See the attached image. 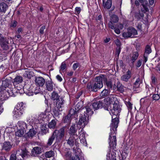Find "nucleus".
Segmentation results:
<instances>
[{"mask_svg":"<svg viewBox=\"0 0 160 160\" xmlns=\"http://www.w3.org/2000/svg\"><path fill=\"white\" fill-rule=\"evenodd\" d=\"M95 82H89L87 87L90 91L97 92L98 90L102 88L103 86L102 81L106 82V84L108 88L110 90L112 88V84L111 81H107V78L105 75L101 74L95 78Z\"/></svg>","mask_w":160,"mask_h":160,"instance_id":"1","label":"nucleus"},{"mask_svg":"<svg viewBox=\"0 0 160 160\" xmlns=\"http://www.w3.org/2000/svg\"><path fill=\"white\" fill-rule=\"evenodd\" d=\"M119 122V119L117 117H115L112 119V123L111 125V132L109 138L110 141L109 144L110 148H112L113 149H114L116 147L117 140L116 137V132L117 131V128L118 126Z\"/></svg>","mask_w":160,"mask_h":160,"instance_id":"2","label":"nucleus"},{"mask_svg":"<svg viewBox=\"0 0 160 160\" xmlns=\"http://www.w3.org/2000/svg\"><path fill=\"white\" fill-rule=\"evenodd\" d=\"M9 81L7 79H5L2 81V85L0 87V92L2 95L1 98L2 101L7 99L9 96H14L13 90L8 88L9 85Z\"/></svg>","mask_w":160,"mask_h":160,"instance_id":"3","label":"nucleus"},{"mask_svg":"<svg viewBox=\"0 0 160 160\" xmlns=\"http://www.w3.org/2000/svg\"><path fill=\"white\" fill-rule=\"evenodd\" d=\"M27 127V124L24 122L21 123V137H22L25 139H27V136L28 137H32L36 133V132L34 128L30 129L29 131L26 133V128Z\"/></svg>","mask_w":160,"mask_h":160,"instance_id":"4","label":"nucleus"},{"mask_svg":"<svg viewBox=\"0 0 160 160\" xmlns=\"http://www.w3.org/2000/svg\"><path fill=\"white\" fill-rule=\"evenodd\" d=\"M109 109L112 114L116 116L118 115L121 109L117 100L115 101L113 104L110 105Z\"/></svg>","mask_w":160,"mask_h":160,"instance_id":"5","label":"nucleus"},{"mask_svg":"<svg viewBox=\"0 0 160 160\" xmlns=\"http://www.w3.org/2000/svg\"><path fill=\"white\" fill-rule=\"evenodd\" d=\"M138 34L137 31L134 28L130 27L127 30V31L123 32L122 36L125 38L133 37V36Z\"/></svg>","mask_w":160,"mask_h":160,"instance_id":"6","label":"nucleus"},{"mask_svg":"<svg viewBox=\"0 0 160 160\" xmlns=\"http://www.w3.org/2000/svg\"><path fill=\"white\" fill-rule=\"evenodd\" d=\"M14 86V89L13 90V92L15 93H20V76H18L14 79L13 82Z\"/></svg>","mask_w":160,"mask_h":160,"instance_id":"7","label":"nucleus"},{"mask_svg":"<svg viewBox=\"0 0 160 160\" xmlns=\"http://www.w3.org/2000/svg\"><path fill=\"white\" fill-rule=\"evenodd\" d=\"M66 129L67 127L65 126L62 127L58 130H55L57 131V135L56 137L57 140L59 141L61 140L64 137Z\"/></svg>","mask_w":160,"mask_h":160,"instance_id":"8","label":"nucleus"},{"mask_svg":"<svg viewBox=\"0 0 160 160\" xmlns=\"http://www.w3.org/2000/svg\"><path fill=\"white\" fill-rule=\"evenodd\" d=\"M78 137L69 136V138L66 140L67 143L71 147H72L74 145H77L78 141Z\"/></svg>","mask_w":160,"mask_h":160,"instance_id":"9","label":"nucleus"},{"mask_svg":"<svg viewBox=\"0 0 160 160\" xmlns=\"http://www.w3.org/2000/svg\"><path fill=\"white\" fill-rule=\"evenodd\" d=\"M80 116V118L78 123V125L82 126V127L84 128L85 126L87 124L88 121L87 120V118L88 116L84 114L83 115H81Z\"/></svg>","mask_w":160,"mask_h":160,"instance_id":"10","label":"nucleus"},{"mask_svg":"<svg viewBox=\"0 0 160 160\" xmlns=\"http://www.w3.org/2000/svg\"><path fill=\"white\" fill-rule=\"evenodd\" d=\"M110 21L108 22V26L110 28H114V25H116L114 23L117 22L119 20L118 17L115 14H112L111 16Z\"/></svg>","mask_w":160,"mask_h":160,"instance_id":"11","label":"nucleus"},{"mask_svg":"<svg viewBox=\"0 0 160 160\" xmlns=\"http://www.w3.org/2000/svg\"><path fill=\"white\" fill-rule=\"evenodd\" d=\"M13 117L14 119H19L20 118V103H18L13 112Z\"/></svg>","mask_w":160,"mask_h":160,"instance_id":"12","label":"nucleus"},{"mask_svg":"<svg viewBox=\"0 0 160 160\" xmlns=\"http://www.w3.org/2000/svg\"><path fill=\"white\" fill-rule=\"evenodd\" d=\"M117 100V98L115 96H110L104 99V102L105 103L108 105H110L111 103L115 102Z\"/></svg>","mask_w":160,"mask_h":160,"instance_id":"13","label":"nucleus"},{"mask_svg":"<svg viewBox=\"0 0 160 160\" xmlns=\"http://www.w3.org/2000/svg\"><path fill=\"white\" fill-rule=\"evenodd\" d=\"M132 76V72L129 70L127 71L126 73L123 74L121 77V80L122 81L128 82L129 80L131 78Z\"/></svg>","mask_w":160,"mask_h":160,"instance_id":"14","label":"nucleus"},{"mask_svg":"<svg viewBox=\"0 0 160 160\" xmlns=\"http://www.w3.org/2000/svg\"><path fill=\"white\" fill-rule=\"evenodd\" d=\"M102 102L101 101L95 102L91 104V107H92L94 110H97L102 107Z\"/></svg>","mask_w":160,"mask_h":160,"instance_id":"15","label":"nucleus"},{"mask_svg":"<svg viewBox=\"0 0 160 160\" xmlns=\"http://www.w3.org/2000/svg\"><path fill=\"white\" fill-rule=\"evenodd\" d=\"M68 133L69 136H72L76 137H78V135L76 133L77 132V129L76 128L75 124H73L70 127Z\"/></svg>","mask_w":160,"mask_h":160,"instance_id":"16","label":"nucleus"},{"mask_svg":"<svg viewBox=\"0 0 160 160\" xmlns=\"http://www.w3.org/2000/svg\"><path fill=\"white\" fill-rule=\"evenodd\" d=\"M65 100H64L62 97H61L59 98L54 102L56 103V106L57 107V108L60 109V108H62L64 106V104L65 103Z\"/></svg>","mask_w":160,"mask_h":160,"instance_id":"17","label":"nucleus"},{"mask_svg":"<svg viewBox=\"0 0 160 160\" xmlns=\"http://www.w3.org/2000/svg\"><path fill=\"white\" fill-rule=\"evenodd\" d=\"M35 82L37 85L42 87L45 83V79L41 77L36 78Z\"/></svg>","mask_w":160,"mask_h":160,"instance_id":"18","label":"nucleus"},{"mask_svg":"<svg viewBox=\"0 0 160 160\" xmlns=\"http://www.w3.org/2000/svg\"><path fill=\"white\" fill-rule=\"evenodd\" d=\"M42 150L41 148L36 147H34L31 151V155L33 156H36L38 154L41 153Z\"/></svg>","mask_w":160,"mask_h":160,"instance_id":"19","label":"nucleus"},{"mask_svg":"<svg viewBox=\"0 0 160 160\" xmlns=\"http://www.w3.org/2000/svg\"><path fill=\"white\" fill-rule=\"evenodd\" d=\"M0 44L2 48L4 50H7L8 48V41L4 39H0Z\"/></svg>","mask_w":160,"mask_h":160,"instance_id":"20","label":"nucleus"},{"mask_svg":"<svg viewBox=\"0 0 160 160\" xmlns=\"http://www.w3.org/2000/svg\"><path fill=\"white\" fill-rule=\"evenodd\" d=\"M46 89L49 91L51 92L53 90V82L51 80L47 81L45 83Z\"/></svg>","mask_w":160,"mask_h":160,"instance_id":"21","label":"nucleus"},{"mask_svg":"<svg viewBox=\"0 0 160 160\" xmlns=\"http://www.w3.org/2000/svg\"><path fill=\"white\" fill-rule=\"evenodd\" d=\"M92 107H91L90 104H88V105L85 107L86 112V113L85 111H84V112L86 113V115L88 116L91 115L93 113V111L92 110Z\"/></svg>","mask_w":160,"mask_h":160,"instance_id":"22","label":"nucleus"},{"mask_svg":"<svg viewBox=\"0 0 160 160\" xmlns=\"http://www.w3.org/2000/svg\"><path fill=\"white\" fill-rule=\"evenodd\" d=\"M57 135V131H55L53 133L51 136L50 137L47 143V144L48 146H51L56 136Z\"/></svg>","mask_w":160,"mask_h":160,"instance_id":"23","label":"nucleus"},{"mask_svg":"<svg viewBox=\"0 0 160 160\" xmlns=\"http://www.w3.org/2000/svg\"><path fill=\"white\" fill-rule=\"evenodd\" d=\"M8 8V6L6 3L2 2L0 3V12L5 13Z\"/></svg>","mask_w":160,"mask_h":160,"instance_id":"24","label":"nucleus"},{"mask_svg":"<svg viewBox=\"0 0 160 160\" xmlns=\"http://www.w3.org/2000/svg\"><path fill=\"white\" fill-rule=\"evenodd\" d=\"M139 56V54L138 52H134L132 56L130 57V59L131 63L133 64L136 60L137 59Z\"/></svg>","mask_w":160,"mask_h":160,"instance_id":"25","label":"nucleus"},{"mask_svg":"<svg viewBox=\"0 0 160 160\" xmlns=\"http://www.w3.org/2000/svg\"><path fill=\"white\" fill-rule=\"evenodd\" d=\"M12 147L9 142H6L3 143L2 148L6 151H9Z\"/></svg>","mask_w":160,"mask_h":160,"instance_id":"26","label":"nucleus"},{"mask_svg":"<svg viewBox=\"0 0 160 160\" xmlns=\"http://www.w3.org/2000/svg\"><path fill=\"white\" fill-rule=\"evenodd\" d=\"M65 158L67 160H71L72 157V152L69 149H67L65 152Z\"/></svg>","mask_w":160,"mask_h":160,"instance_id":"27","label":"nucleus"},{"mask_svg":"<svg viewBox=\"0 0 160 160\" xmlns=\"http://www.w3.org/2000/svg\"><path fill=\"white\" fill-rule=\"evenodd\" d=\"M51 95L50 98L51 99L54 101V102L56 101L58 99H59V98L60 97V96L59 95L58 93L55 91L51 93Z\"/></svg>","mask_w":160,"mask_h":160,"instance_id":"28","label":"nucleus"},{"mask_svg":"<svg viewBox=\"0 0 160 160\" xmlns=\"http://www.w3.org/2000/svg\"><path fill=\"white\" fill-rule=\"evenodd\" d=\"M140 102L145 103L147 105H150L151 103V98L148 96L145 97L141 99Z\"/></svg>","mask_w":160,"mask_h":160,"instance_id":"29","label":"nucleus"},{"mask_svg":"<svg viewBox=\"0 0 160 160\" xmlns=\"http://www.w3.org/2000/svg\"><path fill=\"white\" fill-rule=\"evenodd\" d=\"M110 93L109 91L106 89H104L101 92L100 94V96L102 98H103L108 96Z\"/></svg>","mask_w":160,"mask_h":160,"instance_id":"30","label":"nucleus"},{"mask_svg":"<svg viewBox=\"0 0 160 160\" xmlns=\"http://www.w3.org/2000/svg\"><path fill=\"white\" fill-rule=\"evenodd\" d=\"M112 5V0H107L105 3H103V6L104 8L107 9H110Z\"/></svg>","mask_w":160,"mask_h":160,"instance_id":"31","label":"nucleus"},{"mask_svg":"<svg viewBox=\"0 0 160 160\" xmlns=\"http://www.w3.org/2000/svg\"><path fill=\"white\" fill-rule=\"evenodd\" d=\"M107 160H116V156L111 153L110 150L107 154Z\"/></svg>","mask_w":160,"mask_h":160,"instance_id":"32","label":"nucleus"},{"mask_svg":"<svg viewBox=\"0 0 160 160\" xmlns=\"http://www.w3.org/2000/svg\"><path fill=\"white\" fill-rule=\"evenodd\" d=\"M32 72L27 70L25 71L23 73V76L28 79H30L32 76Z\"/></svg>","mask_w":160,"mask_h":160,"instance_id":"33","label":"nucleus"},{"mask_svg":"<svg viewBox=\"0 0 160 160\" xmlns=\"http://www.w3.org/2000/svg\"><path fill=\"white\" fill-rule=\"evenodd\" d=\"M22 153L21 154V156L22 158L24 159L25 158H27L28 155V152L26 148L22 149Z\"/></svg>","mask_w":160,"mask_h":160,"instance_id":"34","label":"nucleus"},{"mask_svg":"<svg viewBox=\"0 0 160 160\" xmlns=\"http://www.w3.org/2000/svg\"><path fill=\"white\" fill-rule=\"evenodd\" d=\"M78 113V111L75 109L74 110V109L72 108L70 110L69 113L68 115H70V117L74 116V117L76 118V116H77V114Z\"/></svg>","mask_w":160,"mask_h":160,"instance_id":"35","label":"nucleus"},{"mask_svg":"<svg viewBox=\"0 0 160 160\" xmlns=\"http://www.w3.org/2000/svg\"><path fill=\"white\" fill-rule=\"evenodd\" d=\"M48 132V129L46 127V126H42L41 127V134L42 135H44L46 134Z\"/></svg>","mask_w":160,"mask_h":160,"instance_id":"36","label":"nucleus"},{"mask_svg":"<svg viewBox=\"0 0 160 160\" xmlns=\"http://www.w3.org/2000/svg\"><path fill=\"white\" fill-rule=\"evenodd\" d=\"M56 124V121L55 120H52L49 123L48 127L50 128L54 129L55 128Z\"/></svg>","mask_w":160,"mask_h":160,"instance_id":"37","label":"nucleus"},{"mask_svg":"<svg viewBox=\"0 0 160 160\" xmlns=\"http://www.w3.org/2000/svg\"><path fill=\"white\" fill-rule=\"evenodd\" d=\"M140 79L139 78H138L135 82L134 83V86L133 87V90H135V88H138L139 87V85H140Z\"/></svg>","mask_w":160,"mask_h":160,"instance_id":"38","label":"nucleus"},{"mask_svg":"<svg viewBox=\"0 0 160 160\" xmlns=\"http://www.w3.org/2000/svg\"><path fill=\"white\" fill-rule=\"evenodd\" d=\"M15 140L17 143L18 144L19 142V138L20 137V130L18 129L15 132Z\"/></svg>","mask_w":160,"mask_h":160,"instance_id":"39","label":"nucleus"},{"mask_svg":"<svg viewBox=\"0 0 160 160\" xmlns=\"http://www.w3.org/2000/svg\"><path fill=\"white\" fill-rule=\"evenodd\" d=\"M82 102H78L75 106V109L78 111L79 112V111L81 110V108L82 107Z\"/></svg>","mask_w":160,"mask_h":160,"instance_id":"40","label":"nucleus"},{"mask_svg":"<svg viewBox=\"0 0 160 160\" xmlns=\"http://www.w3.org/2000/svg\"><path fill=\"white\" fill-rule=\"evenodd\" d=\"M151 52L152 50L150 46L148 45H146L145 48L144 54L148 55L151 53Z\"/></svg>","mask_w":160,"mask_h":160,"instance_id":"41","label":"nucleus"},{"mask_svg":"<svg viewBox=\"0 0 160 160\" xmlns=\"http://www.w3.org/2000/svg\"><path fill=\"white\" fill-rule=\"evenodd\" d=\"M71 119L70 115H68L67 116H66L64 119V122L68 124H69L70 123Z\"/></svg>","mask_w":160,"mask_h":160,"instance_id":"42","label":"nucleus"},{"mask_svg":"<svg viewBox=\"0 0 160 160\" xmlns=\"http://www.w3.org/2000/svg\"><path fill=\"white\" fill-rule=\"evenodd\" d=\"M54 153L52 151H50L46 152L45 153V155L46 158H49L53 156Z\"/></svg>","mask_w":160,"mask_h":160,"instance_id":"43","label":"nucleus"},{"mask_svg":"<svg viewBox=\"0 0 160 160\" xmlns=\"http://www.w3.org/2000/svg\"><path fill=\"white\" fill-rule=\"evenodd\" d=\"M17 21L13 20L11 22L9 23V27L12 29L15 28L17 25Z\"/></svg>","mask_w":160,"mask_h":160,"instance_id":"44","label":"nucleus"},{"mask_svg":"<svg viewBox=\"0 0 160 160\" xmlns=\"http://www.w3.org/2000/svg\"><path fill=\"white\" fill-rule=\"evenodd\" d=\"M117 90L121 92H122L124 91L123 86L120 84H118L117 86Z\"/></svg>","mask_w":160,"mask_h":160,"instance_id":"45","label":"nucleus"},{"mask_svg":"<svg viewBox=\"0 0 160 160\" xmlns=\"http://www.w3.org/2000/svg\"><path fill=\"white\" fill-rule=\"evenodd\" d=\"M67 68V64L65 62H63L61 63L60 67V71H63Z\"/></svg>","mask_w":160,"mask_h":160,"instance_id":"46","label":"nucleus"},{"mask_svg":"<svg viewBox=\"0 0 160 160\" xmlns=\"http://www.w3.org/2000/svg\"><path fill=\"white\" fill-rule=\"evenodd\" d=\"M21 106V111L24 112L26 110L27 108V105L25 103L22 102Z\"/></svg>","mask_w":160,"mask_h":160,"instance_id":"47","label":"nucleus"},{"mask_svg":"<svg viewBox=\"0 0 160 160\" xmlns=\"http://www.w3.org/2000/svg\"><path fill=\"white\" fill-rule=\"evenodd\" d=\"M18 153L17 151L16 153L12 154L10 156V160H17L16 154Z\"/></svg>","mask_w":160,"mask_h":160,"instance_id":"48","label":"nucleus"},{"mask_svg":"<svg viewBox=\"0 0 160 160\" xmlns=\"http://www.w3.org/2000/svg\"><path fill=\"white\" fill-rule=\"evenodd\" d=\"M74 153L76 154L74 157L72 158L71 160H80L79 157L78 156V154L76 152V150L75 151Z\"/></svg>","mask_w":160,"mask_h":160,"instance_id":"49","label":"nucleus"},{"mask_svg":"<svg viewBox=\"0 0 160 160\" xmlns=\"http://www.w3.org/2000/svg\"><path fill=\"white\" fill-rule=\"evenodd\" d=\"M114 28H111L114 30L115 32L117 34H119L120 33V31L119 28H117L116 25H114Z\"/></svg>","mask_w":160,"mask_h":160,"instance_id":"50","label":"nucleus"},{"mask_svg":"<svg viewBox=\"0 0 160 160\" xmlns=\"http://www.w3.org/2000/svg\"><path fill=\"white\" fill-rule=\"evenodd\" d=\"M153 100H158L160 98V96L158 94H153L152 97Z\"/></svg>","mask_w":160,"mask_h":160,"instance_id":"51","label":"nucleus"},{"mask_svg":"<svg viewBox=\"0 0 160 160\" xmlns=\"http://www.w3.org/2000/svg\"><path fill=\"white\" fill-rule=\"evenodd\" d=\"M142 59H141L138 60L136 63V67L137 68H139L141 66L142 64Z\"/></svg>","mask_w":160,"mask_h":160,"instance_id":"52","label":"nucleus"},{"mask_svg":"<svg viewBox=\"0 0 160 160\" xmlns=\"http://www.w3.org/2000/svg\"><path fill=\"white\" fill-rule=\"evenodd\" d=\"M126 104L129 110H131L132 109V104L130 102H128L126 103Z\"/></svg>","mask_w":160,"mask_h":160,"instance_id":"53","label":"nucleus"},{"mask_svg":"<svg viewBox=\"0 0 160 160\" xmlns=\"http://www.w3.org/2000/svg\"><path fill=\"white\" fill-rule=\"evenodd\" d=\"M121 48L120 47H117L116 48V55L117 56L118 58L121 52Z\"/></svg>","mask_w":160,"mask_h":160,"instance_id":"54","label":"nucleus"},{"mask_svg":"<svg viewBox=\"0 0 160 160\" xmlns=\"http://www.w3.org/2000/svg\"><path fill=\"white\" fill-rule=\"evenodd\" d=\"M146 3V5L144 4V3H143L142 4V5L144 9V10H143V11H144L145 12H147L149 10H148V8L147 6V3Z\"/></svg>","mask_w":160,"mask_h":160,"instance_id":"55","label":"nucleus"},{"mask_svg":"<svg viewBox=\"0 0 160 160\" xmlns=\"http://www.w3.org/2000/svg\"><path fill=\"white\" fill-rule=\"evenodd\" d=\"M117 66H118V65L119 64L120 67H122L123 66V62L122 60H119L117 62Z\"/></svg>","mask_w":160,"mask_h":160,"instance_id":"56","label":"nucleus"},{"mask_svg":"<svg viewBox=\"0 0 160 160\" xmlns=\"http://www.w3.org/2000/svg\"><path fill=\"white\" fill-rule=\"evenodd\" d=\"M115 42L118 47H120L121 44L119 40L117 39L115 41Z\"/></svg>","mask_w":160,"mask_h":160,"instance_id":"57","label":"nucleus"},{"mask_svg":"<svg viewBox=\"0 0 160 160\" xmlns=\"http://www.w3.org/2000/svg\"><path fill=\"white\" fill-rule=\"evenodd\" d=\"M46 27L45 26H43L40 28L39 30V32L40 34H43V31L45 29Z\"/></svg>","mask_w":160,"mask_h":160,"instance_id":"58","label":"nucleus"},{"mask_svg":"<svg viewBox=\"0 0 160 160\" xmlns=\"http://www.w3.org/2000/svg\"><path fill=\"white\" fill-rule=\"evenodd\" d=\"M79 139H80V141L82 143H87V142L85 138H79Z\"/></svg>","mask_w":160,"mask_h":160,"instance_id":"59","label":"nucleus"},{"mask_svg":"<svg viewBox=\"0 0 160 160\" xmlns=\"http://www.w3.org/2000/svg\"><path fill=\"white\" fill-rule=\"evenodd\" d=\"M144 60L143 61V64H145L148 60V55L144 54Z\"/></svg>","mask_w":160,"mask_h":160,"instance_id":"60","label":"nucleus"},{"mask_svg":"<svg viewBox=\"0 0 160 160\" xmlns=\"http://www.w3.org/2000/svg\"><path fill=\"white\" fill-rule=\"evenodd\" d=\"M116 25L117 28L121 29H122L123 28V26L121 24H116Z\"/></svg>","mask_w":160,"mask_h":160,"instance_id":"61","label":"nucleus"},{"mask_svg":"<svg viewBox=\"0 0 160 160\" xmlns=\"http://www.w3.org/2000/svg\"><path fill=\"white\" fill-rule=\"evenodd\" d=\"M78 65H79L78 63H75L73 65V69L74 70H76V68L78 67Z\"/></svg>","mask_w":160,"mask_h":160,"instance_id":"62","label":"nucleus"},{"mask_svg":"<svg viewBox=\"0 0 160 160\" xmlns=\"http://www.w3.org/2000/svg\"><path fill=\"white\" fill-rule=\"evenodd\" d=\"M56 78L59 82H61L62 80V78H61V77L58 75L56 76Z\"/></svg>","mask_w":160,"mask_h":160,"instance_id":"63","label":"nucleus"},{"mask_svg":"<svg viewBox=\"0 0 160 160\" xmlns=\"http://www.w3.org/2000/svg\"><path fill=\"white\" fill-rule=\"evenodd\" d=\"M156 69L158 72L159 71L160 73V64L158 63L156 67Z\"/></svg>","mask_w":160,"mask_h":160,"instance_id":"64","label":"nucleus"}]
</instances>
